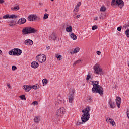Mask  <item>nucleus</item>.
Segmentation results:
<instances>
[{"label":"nucleus","instance_id":"nucleus-1","mask_svg":"<svg viewBox=\"0 0 129 129\" xmlns=\"http://www.w3.org/2000/svg\"><path fill=\"white\" fill-rule=\"evenodd\" d=\"M90 111V107H87L85 108V109L82 110V112H83V114L81 117V120L82 122L78 121L77 122V125L83 124V122H86V121H88V120H89V119L90 118V114H89Z\"/></svg>","mask_w":129,"mask_h":129},{"label":"nucleus","instance_id":"nucleus-2","mask_svg":"<svg viewBox=\"0 0 129 129\" xmlns=\"http://www.w3.org/2000/svg\"><path fill=\"white\" fill-rule=\"evenodd\" d=\"M99 81H94L92 82L93 88L92 91L93 93H99L100 95L103 94V88L101 86L99 85Z\"/></svg>","mask_w":129,"mask_h":129},{"label":"nucleus","instance_id":"nucleus-3","mask_svg":"<svg viewBox=\"0 0 129 129\" xmlns=\"http://www.w3.org/2000/svg\"><path fill=\"white\" fill-rule=\"evenodd\" d=\"M22 32L24 35H29V34H35V33H37V29L33 27H27L23 29Z\"/></svg>","mask_w":129,"mask_h":129},{"label":"nucleus","instance_id":"nucleus-4","mask_svg":"<svg viewBox=\"0 0 129 129\" xmlns=\"http://www.w3.org/2000/svg\"><path fill=\"white\" fill-rule=\"evenodd\" d=\"M111 6L114 8H115V6H117L120 9H122L124 6V2L123 0H112Z\"/></svg>","mask_w":129,"mask_h":129},{"label":"nucleus","instance_id":"nucleus-5","mask_svg":"<svg viewBox=\"0 0 129 129\" xmlns=\"http://www.w3.org/2000/svg\"><path fill=\"white\" fill-rule=\"evenodd\" d=\"M22 52L23 51L19 48H14L9 51V54L11 56H20Z\"/></svg>","mask_w":129,"mask_h":129},{"label":"nucleus","instance_id":"nucleus-6","mask_svg":"<svg viewBox=\"0 0 129 129\" xmlns=\"http://www.w3.org/2000/svg\"><path fill=\"white\" fill-rule=\"evenodd\" d=\"M94 73L95 74H103V70L101 68H100V64L98 63H96L93 67Z\"/></svg>","mask_w":129,"mask_h":129},{"label":"nucleus","instance_id":"nucleus-7","mask_svg":"<svg viewBox=\"0 0 129 129\" xmlns=\"http://www.w3.org/2000/svg\"><path fill=\"white\" fill-rule=\"evenodd\" d=\"M65 112H66V111L64 107L60 108L57 110L55 115L56 118H59L61 116H63L65 114Z\"/></svg>","mask_w":129,"mask_h":129},{"label":"nucleus","instance_id":"nucleus-8","mask_svg":"<svg viewBox=\"0 0 129 129\" xmlns=\"http://www.w3.org/2000/svg\"><path fill=\"white\" fill-rule=\"evenodd\" d=\"M36 60L40 63H43V62H45L47 60V57L45 54H40L36 57Z\"/></svg>","mask_w":129,"mask_h":129},{"label":"nucleus","instance_id":"nucleus-9","mask_svg":"<svg viewBox=\"0 0 129 129\" xmlns=\"http://www.w3.org/2000/svg\"><path fill=\"white\" fill-rule=\"evenodd\" d=\"M40 20V18L37 16L36 15L31 14L28 16V20L29 22H33V21H37V20Z\"/></svg>","mask_w":129,"mask_h":129},{"label":"nucleus","instance_id":"nucleus-10","mask_svg":"<svg viewBox=\"0 0 129 129\" xmlns=\"http://www.w3.org/2000/svg\"><path fill=\"white\" fill-rule=\"evenodd\" d=\"M75 93V90H72V93L70 94V96L69 97V102L70 103H72L73 99H74V93Z\"/></svg>","mask_w":129,"mask_h":129},{"label":"nucleus","instance_id":"nucleus-11","mask_svg":"<svg viewBox=\"0 0 129 129\" xmlns=\"http://www.w3.org/2000/svg\"><path fill=\"white\" fill-rule=\"evenodd\" d=\"M18 18V16L12 14V15H9L7 14L3 16V19H17Z\"/></svg>","mask_w":129,"mask_h":129},{"label":"nucleus","instance_id":"nucleus-12","mask_svg":"<svg viewBox=\"0 0 129 129\" xmlns=\"http://www.w3.org/2000/svg\"><path fill=\"white\" fill-rule=\"evenodd\" d=\"M116 105L118 108H120V104H121V98L120 97H117L115 99Z\"/></svg>","mask_w":129,"mask_h":129},{"label":"nucleus","instance_id":"nucleus-13","mask_svg":"<svg viewBox=\"0 0 129 129\" xmlns=\"http://www.w3.org/2000/svg\"><path fill=\"white\" fill-rule=\"evenodd\" d=\"M108 103L110 105V108H112L113 109V108H115V106H116L115 105V103H114L112 99H109Z\"/></svg>","mask_w":129,"mask_h":129},{"label":"nucleus","instance_id":"nucleus-14","mask_svg":"<svg viewBox=\"0 0 129 129\" xmlns=\"http://www.w3.org/2000/svg\"><path fill=\"white\" fill-rule=\"evenodd\" d=\"M24 44L27 46H32L34 44V42L31 39H27L24 41Z\"/></svg>","mask_w":129,"mask_h":129},{"label":"nucleus","instance_id":"nucleus-15","mask_svg":"<svg viewBox=\"0 0 129 129\" xmlns=\"http://www.w3.org/2000/svg\"><path fill=\"white\" fill-rule=\"evenodd\" d=\"M23 89L25 90L26 92H29L32 89V86L26 85L23 86Z\"/></svg>","mask_w":129,"mask_h":129},{"label":"nucleus","instance_id":"nucleus-16","mask_svg":"<svg viewBox=\"0 0 129 129\" xmlns=\"http://www.w3.org/2000/svg\"><path fill=\"white\" fill-rule=\"evenodd\" d=\"M31 66L32 68L35 69L36 68H38V67H39V63H38L37 61H33L31 63Z\"/></svg>","mask_w":129,"mask_h":129},{"label":"nucleus","instance_id":"nucleus-17","mask_svg":"<svg viewBox=\"0 0 129 129\" xmlns=\"http://www.w3.org/2000/svg\"><path fill=\"white\" fill-rule=\"evenodd\" d=\"M26 21L27 20L25 18H21L18 20V24L19 25H23V24H25V23H26Z\"/></svg>","mask_w":129,"mask_h":129},{"label":"nucleus","instance_id":"nucleus-18","mask_svg":"<svg viewBox=\"0 0 129 129\" xmlns=\"http://www.w3.org/2000/svg\"><path fill=\"white\" fill-rule=\"evenodd\" d=\"M108 120L110 121H107ZM106 121L107 122H109L110 124H112V126H114V125H115V122H114V120L111 119V118H107Z\"/></svg>","mask_w":129,"mask_h":129},{"label":"nucleus","instance_id":"nucleus-19","mask_svg":"<svg viewBox=\"0 0 129 129\" xmlns=\"http://www.w3.org/2000/svg\"><path fill=\"white\" fill-rule=\"evenodd\" d=\"M49 40H53L54 41H55V40H56V39H57V37H56V35L55 34V33H52L49 36Z\"/></svg>","mask_w":129,"mask_h":129},{"label":"nucleus","instance_id":"nucleus-20","mask_svg":"<svg viewBox=\"0 0 129 129\" xmlns=\"http://www.w3.org/2000/svg\"><path fill=\"white\" fill-rule=\"evenodd\" d=\"M81 5V2H79L75 7L74 12H78V11H79V7H80Z\"/></svg>","mask_w":129,"mask_h":129},{"label":"nucleus","instance_id":"nucleus-21","mask_svg":"<svg viewBox=\"0 0 129 129\" xmlns=\"http://www.w3.org/2000/svg\"><path fill=\"white\" fill-rule=\"evenodd\" d=\"M70 36L73 39V40H75L77 39V36L74 33H69Z\"/></svg>","mask_w":129,"mask_h":129},{"label":"nucleus","instance_id":"nucleus-22","mask_svg":"<svg viewBox=\"0 0 129 129\" xmlns=\"http://www.w3.org/2000/svg\"><path fill=\"white\" fill-rule=\"evenodd\" d=\"M79 47H76L74 50V51L73 52H71V54H76L77 53H78V52H79Z\"/></svg>","mask_w":129,"mask_h":129},{"label":"nucleus","instance_id":"nucleus-23","mask_svg":"<svg viewBox=\"0 0 129 129\" xmlns=\"http://www.w3.org/2000/svg\"><path fill=\"white\" fill-rule=\"evenodd\" d=\"M34 121L36 123H39V122L40 121V118L38 116H35L34 118Z\"/></svg>","mask_w":129,"mask_h":129},{"label":"nucleus","instance_id":"nucleus-24","mask_svg":"<svg viewBox=\"0 0 129 129\" xmlns=\"http://www.w3.org/2000/svg\"><path fill=\"white\" fill-rule=\"evenodd\" d=\"M66 31L67 32H68V33H70V32H72V27H71V26L68 27L66 28Z\"/></svg>","mask_w":129,"mask_h":129},{"label":"nucleus","instance_id":"nucleus-25","mask_svg":"<svg viewBox=\"0 0 129 129\" xmlns=\"http://www.w3.org/2000/svg\"><path fill=\"white\" fill-rule=\"evenodd\" d=\"M106 11V7H105V6H102L100 9V12H105Z\"/></svg>","mask_w":129,"mask_h":129},{"label":"nucleus","instance_id":"nucleus-26","mask_svg":"<svg viewBox=\"0 0 129 129\" xmlns=\"http://www.w3.org/2000/svg\"><path fill=\"white\" fill-rule=\"evenodd\" d=\"M32 88L35 89V90L37 89H39L40 88V86L39 85H34L32 87Z\"/></svg>","mask_w":129,"mask_h":129},{"label":"nucleus","instance_id":"nucleus-27","mask_svg":"<svg viewBox=\"0 0 129 129\" xmlns=\"http://www.w3.org/2000/svg\"><path fill=\"white\" fill-rule=\"evenodd\" d=\"M12 11H18V10H20V7L19 6H15L11 8Z\"/></svg>","mask_w":129,"mask_h":129},{"label":"nucleus","instance_id":"nucleus-28","mask_svg":"<svg viewBox=\"0 0 129 129\" xmlns=\"http://www.w3.org/2000/svg\"><path fill=\"white\" fill-rule=\"evenodd\" d=\"M56 58H57L58 61H61V59H62V55H59L58 54H56Z\"/></svg>","mask_w":129,"mask_h":129},{"label":"nucleus","instance_id":"nucleus-29","mask_svg":"<svg viewBox=\"0 0 129 129\" xmlns=\"http://www.w3.org/2000/svg\"><path fill=\"white\" fill-rule=\"evenodd\" d=\"M81 60L79 59V60H77L76 62H75L74 63H73V66H75V65H77V64H79L81 62Z\"/></svg>","mask_w":129,"mask_h":129},{"label":"nucleus","instance_id":"nucleus-30","mask_svg":"<svg viewBox=\"0 0 129 129\" xmlns=\"http://www.w3.org/2000/svg\"><path fill=\"white\" fill-rule=\"evenodd\" d=\"M48 18H49V14L45 13L43 18V20H47Z\"/></svg>","mask_w":129,"mask_h":129},{"label":"nucleus","instance_id":"nucleus-31","mask_svg":"<svg viewBox=\"0 0 129 129\" xmlns=\"http://www.w3.org/2000/svg\"><path fill=\"white\" fill-rule=\"evenodd\" d=\"M19 98H21L22 100H26V96H25V95L20 96Z\"/></svg>","mask_w":129,"mask_h":129},{"label":"nucleus","instance_id":"nucleus-32","mask_svg":"<svg viewBox=\"0 0 129 129\" xmlns=\"http://www.w3.org/2000/svg\"><path fill=\"white\" fill-rule=\"evenodd\" d=\"M90 78H91V75H90V73H88L87 76L86 80L88 81Z\"/></svg>","mask_w":129,"mask_h":129},{"label":"nucleus","instance_id":"nucleus-33","mask_svg":"<svg viewBox=\"0 0 129 129\" xmlns=\"http://www.w3.org/2000/svg\"><path fill=\"white\" fill-rule=\"evenodd\" d=\"M42 82L43 84H45V85L48 83V82L47 81V79H44L42 80Z\"/></svg>","mask_w":129,"mask_h":129},{"label":"nucleus","instance_id":"nucleus-34","mask_svg":"<svg viewBox=\"0 0 129 129\" xmlns=\"http://www.w3.org/2000/svg\"><path fill=\"white\" fill-rule=\"evenodd\" d=\"M125 35H126V37H129V29H127L125 31Z\"/></svg>","mask_w":129,"mask_h":129},{"label":"nucleus","instance_id":"nucleus-35","mask_svg":"<svg viewBox=\"0 0 129 129\" xmlns=\"http://www.w3.org/2000/svg\"><path fill=\"white\" fill-rule=\"evenodd\" d=\"M38 104H39V102H38V101H35L32 103V105H38Z\"/></svg>","mask_w":129,"mask_h":129},{"label":"nucleus","instance_id":"nucleus-36","mask_svg":"<svg viewBox=\"0 0 129 129\" xmlns=\"http://www.w3.org/2000/svg\"><path fill=\"white\" fill-rule=\"evenodd\" d=\"M97 28H98L97 26H96V25H94V26H93L92 27V30L93 31H94V30H96V29H97Z\"/></svg>","mask_w":129,"mask_h":129},{"label":"nucleus","instance_id":"nucleus-37","mask_svg":"<svg viewBox=\"0 0 129 129\" xmlns=\"http://www.w3.org/2000/svg\"><path fill=\"white\" fill-rule=\"evenodd\" d=\"M121 29H122V27L119 26L117 27V30L118 31V32H121Z\"/></svg>","mask_w":129,"mask_h":129},{"label":"nucleus","instance_id":"nucleus-38","mask_svg":"<svg viewBox=\"0 0 129 129\" xmlns=\"http://www.w3.org/2000/svg\"><path fill=\"white\" fill-rule=\"evenodd\" d=\"M12 69V71H15V70L17 69V67H16V66H13Z\"/></svg>","mask_w":129,"mask_h":129},{"label":"nucleus","instance_id":"nucleus-39","mask_svg":"<svg viewBox=\"0 0 129 129\" xmlns=\"http://www.w3.org/2000/svg\"><path fill=\"white\" fill-rule=\"evenodd\" d=\"M126 113H127V116L128 118L129 119V109H128L127 110Z\"/></svg>","mask_w":129,"mask_h":129},{"label":"nucleus","instance_id":"nucleus-40","mask_svg":"<svg viewBox=\"0 0 129 129\" xmlns=\"http://www.w3.org/2000/svg\"><path fill=\"white\" fill-rule=\"evenodd\" d=\"M9 26H14V24H13V21H12L11 23L9 24Z\"/></svg>","mask_w":129,"mask_h":129},{"label":"nucleus","instance_id":"nucleus-41","mask_svg":"<svg viewBox=\"0 0 129 129\" xmlns=\"http://www.w3.org/2000/svg\"><path fill=\"white\" fill-rule=\"evenodd\" d=\"M97 55H100V54H101V52L98 51H97Z\"/></svg>","mask_w":129,"mask_h":129},{"label":"nucleus","instance_id":"nucleus-42","mask_svg":"<svg viewBox=\"0 0 129 129\" xmlns=\"http://www.w3.org/2000/svg\"><path fill=\"white\" fill-rule=\"evenodd\" d=\"M98 19V18L97 17H94V21H97V19Z\"/></svg>","mask_w":129,"mask_h":129},{"label":"nucleus","instance_id":"nucleus-43","mask_svg":"<svg viewBox=\"0 0 129 129\" xmlns=\"http://www.w3.org/2000/svg\"><path fill=\"white\" fill-rule=\"evenodd\" d=\"M3 3H5L4 0H0V4H3Z\"/></svg>","mask_w":129,"mask_h":129},{"label":"nucleus","instance_id":"nucleus-44","mask_svg":"<svg viewBox=\"0 0 129 129\" xmlns=\"http://www.w3.org/2000/svg\"><path fill=\"white\" fill-rule=\"evenodd\" d=\"M46 49H47V50H50V46H46Z\"/></svg>","mask_w":129,"mask_h":129},{"label":"nucleus","instance_id":"nucleus-45","mask_svg":"<svg viewBox=\"0 0 129 129\" xmlns=\"http://www.w3.org/2000/svg\"><path fill=\"white\" fill-rule=\"evenodd\" d=\"M91 100H92L91 97H89V102H91Z\"/></svg>","mask_w":129,"mask_h":129},{"label":"nucleus","instance_id":"nucleus-46","mask_svg":"<svg viewBox=\"0 0 129 129\" xmlns=\"http://www.w3.org/2000/svg\"><path fill=\"white\" fill-rule=\"evenodd\" d=\"M77 18H80V15H78L76 16Z\"/></svg>","mask_w":129,"mask_h":129},{"label":"nucleus","instance_id":"nucleus-47","mask_svg":"<svg viewBox=\"0 0 129 129\" xmlns=\"http://www.w3.org/2000/svg\"><path fill=\"white\" fill-rule=\"evenodd\" d=\"M123 29H126V26H123Z\"/></svg>","mask_w":129,"mask_h":129},{"label":"nucleus","instance_id":"nucleus-48","mask_svg":"<svg viewBox=\"0 0 129 129\" xmlns=\"http://www.w3.org/2000/svg\"><path fill=\"white\" fill-rule=\"evenodd\" d=\"M7 86L9 87V88H11V86H10V84H8Z\"/></svg>","mask_w":129,"mask_h":129},{"label":"nucleus","instance_id":"nucleus-49","mask_svg":"<svg viewBox=\"0 0 129 129\" xmlns=\"http://www.w3.org/2000/svg\"><path fill=\"white\" fill-rule=\"evenodd\" d=\"M33 129H39V128L38 127H35Z\"/></svg>","mask_w":129,"mask_h":129},{"label":"nucleus","instance_id":"nucleus-50","mask_svg":"<svg viewBox=\"0 0 129 129\" xmlns=\"http://www.w3.org/2000/svg\"><path fill=\"white\" fill-rule=\"evenodd\" d=\"M100 19H103V17H102L101 16H100Z\"/></svg>","mask_w":129,"mask_h":129},{"label":"nucleus","instance_id":"nucleus-51","mask_svg":"<svg viewBox=\"0 0 129 129\" xmlns=\"http://www.w3.org/2000/svg\"><path fill=\"white\" fill-rule=\"evenodd\" d=\"M76 18H77V17H76V16H75V17H74V18H75V19H76Z\"/></svg>","mask_w":129,"mask_h":129},{"label":"nucleus","instance_id":"nucleus-52","mask_svg":"<svg viewBox=\"0 0 129 129\" xmlns=\"http://www.w3.org/2000/svg\"><path fill=\"white\" fill-rule=\"evenodd\" d=\"M1 53H2V50H0V54H1Z\"/></svg>","mask_w":129,"mask_h":129},{"label":"nucleus","instance_id":"nucleus-53","mask_svg":"<svg viewBox=\"0 0 129 129\" xmlns=\"http://www.w3.org/2000/svg\"><path fill=\"white\" fill-rule=\"evenodd\" d=\"M50 1H51V2H54V0H50Z\"/></svg>","mask_w":129,"mask_h":129}]
</instances>
